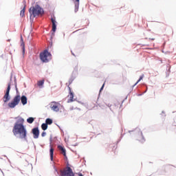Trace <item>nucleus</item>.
Here are the masks:
<instances>
[{
    "instance_id": "f257e3e1",
    "label": "nucleus",
    "mask_w": 176,
    "mask_h": 176,
    "mask_svg": "<svg viewBox=\"0 0 176 176\" xmlns=\"http://www.w3.org/2000/svg\"><path fill=\"white\" fill-rule=\"evenodd\" d=\"M23 122H24V119L21 118L14 123L12 133L15 137L19 135V138L21 140L28 141L27 139V129L23 124Z\"/></svg>"
},
{
    "instance_id": "f03ea898",
    "label": "nucleus",
    "mask_w": 176,
    "mask_h": 176,
    "mask_svg": "<svg viewBox=\"0 0 176 176\" xmlns=\"http://www.w3.org/2000/svg\"><path fill=\"white\" fill-rule=\"evenodd\" d=\"M29 13L30 14V19L33 16V19L36 17V16H40V14H43V8H41V6L36 4L35 6L31 7L29 9Z\"/></svg>"
},
{
    "instance_id": "7ed1b4c3",
    "label": "nucleus",
    "mask_w": 176,
    "mask_h": 176,
    "mask_svg": "<svg viewBox=\"0 0 176 176\" xmlns=\"http://www.w3.org/2000/svg\"><path fill=\"white\" fill-rule=\"evenodd\" d=\"M40 58L43 63H49L52 60V54L47 50H45L40 54Z\"/></svg>"
},
{
    "instance_id": "20e7f679",
    "label": "nucleus",
    "mask_w": 176,
    "mask_h": 176,
    "mask_svg": "<svg viewBox=\"0 0 176 176\" xmlns=\"http://www.w3.org/2000/svg\"><path fill=\"white\" fill-rule=\"evenodd\" d=\"M20 102V95L16 96L12 102L8 103L9 108H15Z\"/></svg>"
},
{
    "instance_id": "39448f33",
    "label": "nucleus",
    "mask_w": 176,
    "mask_h": 176,
    "mask_svg": "<svg viewBox=\"0 0 176 176\" xmlns=\"http://www.w3.org/2000/svg\"><path fill=\"white\" fill-rule=\"evenodd\" d=\"M61 176H75V174L72 171V168L71 167L67 166V170H60Z\"/></svg>"
},
{
    "instance_id": "423d86ee",
    "label": "nucleus",
    "mask_w": 176,
    "mask_h": 176,
    "mask_svg": "<svg viewBox=\"0 0 176 176\" xmlns=\"http://www.w3.org/2000/svg\"><path fill=\"white\" fill-rule=\"evenodd\" d=\"M10 82L8 84V87L6 91V94L3 98V102H8V101H10Z\"/></svg>"
},
{
    "instance_id": "0eeeda50",
    "label": "nucleus",
    "mask_w": 176,
    "mask_h": 176,
    "mask_svg": "<svg viewBox=\"0 0 176 176\" xmlns=\"http://www.w3.org/2000/svg\"><path fill=\"white\" fill-rule=\"evenodd\" d=\"M59 104L60 103H58V102H52L50 108H51L54 112H58V111H60V109L58 108Z\"/></svg>"
},
{
    "instance_id": "6e6552de",
    "label": "nucleus",
    "mask_w": 176,
    "mask_h": 176,
    "mask_svg": "<svg viewBox=\"0 0 176 176\" xmlns=\"http://www.w3.org/2000/svg\"><path fill=\"white\" fill-rule=\"evenodd\" d=\"M32 133L34 135V138L35 140L39 138V128L35 127L32 130Z\"/></svg>"
},
{
    "instance_id": "1a4fd4ad",
    "label": "nucleus",
    "mask_w": 176,
    "mask_h": 176,
    "mask_svg": "<svg viewBox=\"0 0 176 176\" xmlns=\"http://www.w3.org/2000/svg\"><path fill=\"white\" fill-rule=\"evenodd\" d=\"M51 21L52 23V32H53L52 35L54 36V32H56V30H57V25L56 24V19L52 18Z\"/></svg>"
},
{
    "instance_id": "9d476101",
    "label": "nucleus",
    "mask_w": 176,
    "mask_h": 176,
    "mask_svg": "<svg viewBox=\"0 0 176 176\" xmlns=\"http://www.w3.org/2000/svg\"><path fill=\"white\" fill-rule=\"evenodd\" d=\"M72 1L75 4L74 11L76 13V12H78V10H79V2L80 0H72Z\"/></svg>"
},
{
    "instance_id": "9b49d317",
    "label": "nucleus",
    "mask_w": 176,
    "mask_h": 176,
    "mask_svg": "<svg viewBox=\"0 0 176 176\" xmlns=\"http://www.w3.org/2000/svg\"><path fill=\"white\" fill-rule=\"evenodd\" d=\"M58 149H59V151H61V153L63 154V156L65 157L67 156L66 151H65V148H64V147H63L61 145H58Z\"/></svg>"
},
{
    "instance_id": "f8f14e48",
    "label": "nucleus",
    "mask_w": 176,
    "mask_h": 176,
    "mask_svg": "<svg viewBox=\"0 0 176 176\" xmlns=\"http://www.w3.org/2000/svg\"><path fill=\"white\" fill-rule=\"evenodd\" d=\"M20 100L23 105H25L27 104V96H22L21 97H20Z\"/></svg>"
},
{
    "instance_id": "ddd939ff",
    "label": "nucleus",
    "mask_w": 176,
    "mask_h": 176,
    "mask_svg": "<svg viewBox=\"0 0 176 176\" xmlns=\"http://www.w3.org/2000/svg\"><path fill=\"white\" fill-rule=\"evenodd\" d=\"M54 153V149L53 147H51L50 149V160L53 161V155Z\"/></svg>"
},
{
    "instance_id": "4468645a",
    "label": "nucleus",
    "mask_w": 176,
    "mask_h": 176,
    "mask_svg": "<svg viewBox=\"0 0 176 176\" xmlns=\"http://www.w3.org/2000/svg\"><path fill=\"white\" fill-rule=\"evenodd\" d=\"M138 134L142 138L141 140H139V141L140 142H145V138H144V135H142V131H139Z\"/></svg>"
},
{
    "instance_id": "2eb2a0df",
    "label": "nucleus",
    "mask_w": 176,
    "mask_h": 176,
    "mask_svg": "<svg viewBox=\"0 0 176 176\" xmlns=\"http://www.w3.org/2000/svg\"><path fill=\"white\" fill-rule=\"evenodd\" d=\"M25 14V6L23 7V8L21 10L20 16L21 17H24Z\"/></svg>"
},
{
    "instance_id": "dca6fc26",
    "label": "nucleus",
    "mask_w": 176,
    "mask_h": 176,
    "mask_svg": "<svg viewBox=\"0 0 176 176\" xmlns=\"http://www.w3.org/2000/svg\"><path fill=\"white\" fill-rule=\"evenodd\" d=\"M34 120H35L34 118L30 117L29 118L27 119L28 123H30V124H32V123H34Z\"/></svg>"
},
{
    "instance_id": "f3484780",
    "label": "nucleus",
    "mask_w": 176,
    "mask_h": 176,
    "mask_svg": "<svg viewBox=\"0 0 176 176\" xmlns=\"http://www.w3.org/2000/svg\"><path fill=\"white\" fill-rule=\"evenodd\" d=\"M53 123V120L50 119V118H47L45 120V124H52Z\"/></svg>"
},
{
    "instance_id": "a211bd4d",
    "label": "nucleus",
    "mask_w": 176,
    "mask_h": 176,
    "mask_svg": "<svg viewBox=\"0 0 176 176\" xmlns=\"http://www.w3.org/2000/svg\"><path fill=\"white\" fill-rule=\"evenodd\" d=\"M41 129H42V130H43L44 131H45V130H47V124H46V123H43V124H41Z\"/></svg>"
},
{
    "instance_id": "6ab92c4d",
    "label": "nucleus",
    "mask_w": 176,
    "mask_h": 176,
    "mask_svg": "<svg viewBox=\"0 0 176 176\" xmlns=\"http://www.w3.org/2000/svg\"><path fill=\"white\" fill-rule=\"evenodd\" d=\"M144 78V76H141L140 77V78L138 79V80L135 83V85L133 86V87H134L135 86H137V85H138V83H140V82H141V80H142Z\"/></svg>"
},
{
    "instance_id": "aec40b11",
    "label": "nucleus",
    "mask_w": 176,
    "mask_h": 176,
    "mask_svg": "<svg viewBox=\"0 0 176 176\" xmlns=\"http://www.w3.org/2000/svg\"><path fill=\"white\" fill-rule=\"evenodd\" d=\"M74 80H75V77H74V76H72L70 79L69 80V85H72Z\"/></svg>"
},
{
    "instance_id": "412c9836",
    "label": "nucleus",
    "mask_w": 176,
    "mask_h": 176,
    "mask_svg": "<svg viewBox=\"0 0 176 176\" xmlns=\"http://www.w3.org/2000/svg\"><path fill=\"white\" fill-rule=\"evenodd\" d=\"M69 94H70V101L71 102H72V101H74V93L71 92L70 91Z\"/></svg>"
},
{
    "instance_id": "4be33fe9",
    "label": "nucleus",
    "mask_w": 176,
    "mask_h": 176,
    "mask_svg": "<svg viewBox=\"0 0 176 176\" xmlns=\"http://www.w3.org/2000/svg\"><path fill=\"white\" fill-rule=\"evenodd\" d=\"M44 83H45L44 80H39L38 82V86H43Z\"/></svg>"
},
{
    "instance_id": "5701e85b",
    "label": "nucleus",
    "mask_w": 176,
    "mask_h": 176,
    "mask_svg": "<svg viewBox=\"0 0 176 176\" xmlns=\"http://www.w3.org/2000/svg\"><path fill=\"white\" fill-rule=\"evenodd\" d=\"M46 136V132L43 131L42 133H41V137H45Z\"/></svg>"
},
{
    "instance_id": "b1692460",
    "label": "nucleus",
    "mask_w": 176,
    "mask_h": 176,
    "mask_svg": "<svg viewBox=\"0 0 176 176\" xmlns=\"http://www.w3.org/2000/svg\"><path fill=\"white\" fill-rule=\"evenodd\" d=\"M104 86H105V84H103L102 86L101 87L100 91H102L104 90Z\"/></svg>"
},
{
    "instance_id": "393cba45",
    "label": "nucleus",
    "mask_w": 176,
    "mask_h": 176,
    "mask_svg": "<svg viewBox=\"0 0 176 176\" xmlns=\"http://www.w3.org/2000/svg\"><path fill=\"white\" fill-rule=\"evenodd\" d=\"M54 171L58 175V170H57V168L56 166H54Z\"/></svg>"
},
{
    "instance_id": "a878e982",
    "label": "nucleus",
    "mask_w": 176,
    "mask_h": 176,
    "mask_svg": "<svg viewBox=\"0 0 176 176\" xmlns=\"http://www.w3.org/2000/svg\"><path fill=\"white\" fill-rule=\"evenodd\" d=\"M15 88L16 91H19V90L17 89V82H15Z\"/></svg>"
},
{
    "instance_id": "bb28decb",
    "label": "nucleus",
    "mask_w": 176,
    "mask_h": 176,
    "mask_svg": "<svg viewBox=\"0 0 176 176\" xmlns=\"http://www.w3.org/2000/svg\"><path fill=\"white\" fill-rule=\"evenodd\" d=\"M21 46H23V52H24V50H25L24 43H23L21 44Z\"/></svg>"
},
{
    "instance_id": "cd10ccee",
    "label": "nucleus",
    "mask_w": 176,
    "mask_h": 176,
    "mask_svg": "<svg viewBox=\"0 0 176 176\" xmlns=\"http://www.w3.org/2000/svg\"><path fill=\"white\" fill-rule=\"evenodd\" d=\"M78 176H83V174H82L81 173H78Z\"/></svg>"
},
{
    "instance_id": "c85d7f7f",
    "label": "nucleus",
    "mask_w": 176,
    "mask_h": 176,
    "mask_svg": "<svg viewBox=\"0 0 176 176\" xmlns=\"http://www.w3.org/2000/svg\"><path fill=\"white\" fill-rule=\"evenodd\" d=\"M21 41L23 42V36H21Z\"/></svg>"
},
{
    "instance_id": "c756f323",
    "label": "nucleus",
    "mask_w": 176,
    "mask_h": 176,
    "mask_svg": "<svg viewBox=\"0 0 176 176\" xmlns=\"http://www.w3.org/2000/svg\"><path fill=\"white\" fill-rule=\"evenodd\" d=\"M72 54L73 56H75V54H74V53H72Z\"/></svg>"
},
{
    "instance_id": "7c9ffc66",
    "label": "nucleus",
    "mask_w": 176,
    "mask_h": 176,
    "mask_svg": "<svg viewBox=\"0 0 176 176\" xmlns=\"http://www.w3.org/2000/svg\"><path fill=\"white\" fill-rule=\"evenodd\" d=\"M50 142H52V137L50 138Z\"/></svg>"
},
{
    "instance_id": "2f4dec72",
    "label": "nucleus",
    "mask_w": 176,
    "mask_h": 176,
    "mask_svg": "<svg viewBox=\"0 0 176 176\" xmlns=\"http://www.w3.org/2000/svg\"><path fill=\"white\" fill-rule=\"evenodd\" d=\"M151 40H152V41H154V40H155V38H152Z\"/></svg>"
},
{
    "instance_id": "473e14b6",
    "label": "nucleus",
    "mask_w": 176,
    "mask_h": 176,
    "mask_svg": "<svg viewBox=\"0 0 176 176\" xmlns=\"http://www.w3.org/2000/svg\"><path fill=\"white\" fill-rule=\"evenodd\" d=\"M69 90H71V88H70V87H69Z\"/></svg>"
},
{
    "instance_id": "72a5a7b5",
    "label": "nucleus",
    "mask_w": 176,
    "mask_h": 176,
    "mask_svg": "<svg viewBox=\"0 0 176 176\" xmlns=\"http://www.w3.org/2000/svg\"><path fill=\"white\" fill-rule=\"evenodd\" d=\"M138 96H142V94H139Z\"/></svg>"
},
{
    "instance_id": "f704fd0d",
    "label": "nucleus",
    "mask_w": 176,
    "mask_h": 176,
    "mask_svg": "<svg viewBox=\"0 0 176 176\" xmlns=\"http://www.w3.org/2000/svg\"><path fill=\"white\" fill-rule=\"evenodd\" d=\"M162 113H164V111H162Z\"/></svg>"
}]
</instances>
